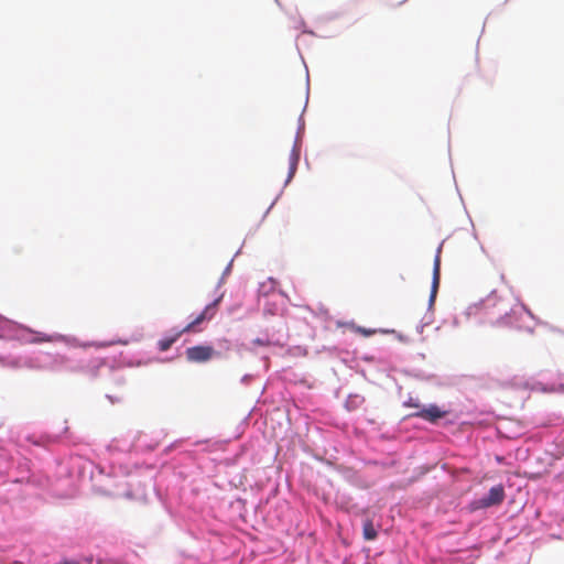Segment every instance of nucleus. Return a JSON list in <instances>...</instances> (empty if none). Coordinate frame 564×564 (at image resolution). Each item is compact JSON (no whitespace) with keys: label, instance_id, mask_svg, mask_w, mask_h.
I'll return each mask as SVG.
<instances>
[{"label":"nucleus","instance_id":"nucleus-1","mask_svg":"<svg viewBox=\"0 0 564 564\" xmlns=\"http://www.w3.org/2000/svg\"><path fill=\"white\" fill-rule=\"evenodd\" d=\"M218 303H219V299L214 301L213 303L208 304L204 308V311L195 319H193L189 324H187L182 330L184 333L198 332V329H197L198 325H200L202 323H204L206 321H210L214 317Z\"/></svg>","mask_w":564,"mask_h":564},{"label":"nucleus","instance_id":"nucleus-2","mask_svg":"<svg viewBox=\"0 0 564 564\" xmlns=\"http://www.w3.org/2000/svg\"><path fill=\"white\" fill-rule=\"evenodd\" d=\"M186 358L192 362H205L213 358L215 350L212 346H193L186 349Z\"/></svg>","mask_w":564,"mask_h":564},{"label":"nucleus","instance_id":"nucleus-3","mask_svg":"<svg viewBox=\"0 0 564 564\" xmlns=\"http://www.w3.org/2000/svg\"><path fill=\"white\" fill-rule=\"evenodd\" d=\"M446 414H447V411L442 410L440 406H437L435 404H431L426 408H422L419 412H416L412 415L421 417L431 423H435L440 419H443Z\"/></svg>","mask_w":564,"mask_h":564},{"label":"nucleus","instance_id":"nucleus-4","mask_svg":"<svg viewBox=\"0 0 564 564\" xmlns=\"http://www.w3.org/2000/svg\"><path fill=\"white\" fill-rule=\"evenodd\" d=\"M505 499V489L502 485L490 488L488 495L480 500L481 507H491L500 505Z\"/></svg>","mask_w":564,"mask_h":564},{"label":"nucleus","instance_id":"nucleus-5","mask_svg":"<svg viewBox=\"0 0 564 564\" xmlns=\"http://www.w3.org/2000/svg\"><path fill=\"white\" fill-rule=\"evenodd\" d=\"M441 249H438L437 254L434 259V265H433V282H432V292H431V299L433 300L436 295L438 285H440V279H441Z\"/></svg>","mask_w":564,"mask_h":564},{"label":"nucleus","instance_id":"nucleus-6","mask_svg":"<svg viewBox=\"0 0 564 564\" xmlns=\"http://www.w3.org/2000/svg\"><path fill=\"white\" fill-rule=\"evenodd\" d=\"M299 160H300V149L295 144L293 147V149L290 153V158H289L290 165H289V175H288L286 182H290L291 178L294 176L296 169H297Z\"/></svg>","mask_w":564,"mask_h":564},{"label":"nucleus","instance_id":"nucleus-7","mask_svg":"<svg viewBox=\"0 0 564 564\" xmlns=\"http://www.w3.org/2000/svg\"><path fill=\"white\" fill-rule=\"evenodd\" d=\"M182 334H185L182 329L178 330L174 336L166 337L158 341V347L160 351H166L171 348V346L181 337Z\"/></svg>","mask_w":564,"mask_h":564},{"label":"nucleus","instance_id":"nucleus-8","mask_svg":"<svg viewBox=\"0 0 564 564\" xmlns=\"http://www.w3.org/2000/svg\"><path fill=\"white\" fill-rule=\"evenodd\" d=\"M362 534L365 540L371 541L377 538V530L371 520L367 519L362 524Z\"/></svg>","mask_w":564,"mask_h":564},{"label":"nucleus","instance_id":"nucleus-9","mask_svg":"<svg viewBox=\"0 0 564 564\" xmlns=\"http://www.w3.org/2000/svg\"><path fill=\"white\" fill-rule=\"evenodd\" d=\"M355 332L358 334H361L362 336H366V337L371 336L377 333L376 329L365 328V327H360V326L355 327Z\"/></svg>","mask_w":564,"mask_h":564},{"label":"nucleus","instance_id":"nucleus-10","mask_svg":"<svg viewBox=\"0 0 564 564\" xmlns=\"http://www.w3.org/2000/svg\"><path fill=\"white\" fill-rule=\"evenodd\" d=\"M253 344L259 346H270L271 341L268 338H256Z\"/></svg>","mask_w":564,"mask_h":564},{"label":"nucleus","instance_id":"nucleus-11","mask_svg":"<svg viewBox=\"0 0 564 564\" xmlns=\"http://www.w3.org/2000/svg\"><path fill=\"white\" fill-rule=\"evenodd\" d=\"M53 340H54L53 336H44L39 339H34L33 341H53Z\"/></svg>","mask_w":564,"mask_h":564},{"label":"nucleus","instance_id":"nucleus-12","mask_svg":"<svg viewBox=\"0 0 564 564\" xmlns=\"http://www.w3.org/2000/svg\"><path fill=\"white\" fill-rule=\"evenodd\" d=\"M59 564H79V562L65 560V561L61 562Z\"/></svg>","mask_w":564,"mask_h":564},{"label":"nucleus","instance_id":"nucleus-13","mask_svg":"<svg viewBox=\"0 0 564 564\" xmlns=\"http://www.w3.org/2000/svg\"><path fill=\"white\" fill-rule=\"evenodd\" d=\"M395 4H402L403 2H405L406 0H393Z\"/></svg>","mask_w":564,"mask_h":564},{"label":"nucleus","instance_id":"nucleus-14","mask_svg":"<svg viewBox=\"0 0 564 564\" xmlns=\"http://www.w3.org/2000/svg\"><path fill=\"white\" fill-rule=\"evenodd\" d=\"M91 346L102 347L104 345L88 344V347H91ZM85 347H87V345H85Z\"/></svg>","mask_w":564,"mask_h":564}]
</instances>
